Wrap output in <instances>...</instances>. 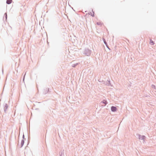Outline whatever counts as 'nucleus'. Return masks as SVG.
<instances>
[{
	"label": "nucleus",
	"instance_id": "obj_6",
	"mask_svg": "<svg viewBox=\"0 0 156 156\" xmlns=\"http://www.w3.org/2000/svg\"><path fill=\"white\" fill-rule=\"evenodd\" d=\"M24 144V140L22 139L21 140V143L20 144V148H21L23 146Z\"/></svg>",
	"mask_w": 156,
	"mask_h": 156
},
{
	"label": "nucleus",
	"instance_id": "obj_12",
	"mask_svg": "<svg viewBox=\"0 0 156 156\" xmlns=\"http://www.w3.org/2000/svg\"><path fill=\"white\" fill-rule=\"evenodd\" d=\"M78 64V63H76V64H73L72 65V67H75Z\"/></svg>",
	"mask_w": 156,
	"mask_h": 156
},
{
	"label": "nucleus",
	"instance_id": "obj_8",
	"mask_svg": "<svg viewBox=\"0 0 156 156\" xmlns=\"http://www.w3.org/2000/svg\"><path fill=\"white\" fill-rule=\"evenodd\" d=\"M12 0H7L6 3L8 4H9L12 2Z\"/></svg>",
	"mask_w": 156,
	"mask_h": 156
},
{
	"label": "nucleus",
	"instance_id": "obj_18",
	"mask_svg": "<svg viewBox=\"0 0 156 156\" xmlns=\"http://www.w3.org/2000/svg\"><path fill=\"white\" fill-rule=\"evenodd\" d=\"M94 12H93V15H92V14L91 15L93 17H94Z\"/></svg>",
	"mask_w": 156,
	"mask_h": 156
},
{
	"label": "nucleus",
	"instance_id": "obj_10",
	"mask_svg": "<svg viewBox=\"0 0 156 156\" xmlns=\"http://www.w3.org/2000/svg\"><path fill=\"white\" fill-rule=\"evenodd\" d=\"M101 103H103L105 105H106L107 104V101L106 100H104L103 101L101 102Z\"/></svg>",
	"mask_w": 156,
	"mask_h": 156
},
{
	"label": "nucleus",
	"instance_id": "obj_2",
	"mask_svg": "<svg viewBox=\"0 0 156 156\" xmlns=\"http://www.w3.org/2000/svg\"><path fill=\"white\" fill-rule=\"evenodd\" d=\"M137 135L138 136V138L139 140H143V142H144L145 140H144L146 138V137L144 135H141L139 134H137Z\"/></svg>",
	"mask_w": 156,
	"mask_h": 156
},
{
	"label": "nucleus",
	"instance_id": "obj_17",
	"mask_svg": "<svg viewBox=\"0 0 156 156\" xmlns=\"http://www.w3.org/2000/svg\"><path fill=\"white\" fill-rule=\"evenodd\" d=\"M22 137H23V139L24 140V135H23Z\"/></svg>",
	"mask_w": 156,
	"mask_h": 156
},
{
	"label": "nucleus",
	"instance_id": "obj_1",
	"mask_svg": "<svg viewBox=\"0 0 156 156\" xmlns=\"http://www.w3.org/2000/svg\"><path fill=\"white\" fill-rule=\"evenodd\" d=\"M91 53V51L88 48H86L84 50L83 54L85 56H89Z\"/></svg>",
	"mask_w": 156,
	"mask_h": 156
},
{
	"label": "nucleus",
	"instance_id": "obj_14",
	"mask_svg": "<svg viewBox=\"0 0 156 156\" xmlns=\"http://www.w3.org/2000/svg\"><path fill=\"white\" fill-rule=\"evenodd\" d=\"M4 15L5 16V20H6L7 19V14L6 13H5L4 14Z\"/></svg>",
	"mask_w": 156,
	"mask_h": 156
},
{
	"label": "nucleus",
	"instance_id": "obj_15",
	"mask_svg": "<svg viewBox=\"0 0 156 156\" xmlns=\"http://www.w3.org/2000/svg\"><path fill=\"white\" fill-rule=\"evenodd\" d=\"M151 87L152 88H154L155 89V85H152Z\"/></svg>",
	"mask_w": 156,
	"mask_h": 156
},
{
	"label": "nucleus",
	"instance_id": "obj_3",
	"mask_svg": "<svg viewBox=\"0 0 156 156\" xmlns=\"http://www.w3.org/2000/svg\"><path fill=\"white\" fill-rule=\"evenodd\" d=\"M111 110L113 112H115L117 110V108L115 107L112 106L111 108Z\"/></svg>",
	"mask_w": 156,
	"mask_h": 156
},
{
	"label": "nucleus",
	"instance_id": "obj_5",
	"mask_svg": "<svg viewBox=\"0 0 156 156\" xmlns=\"http://www.w3.org/2000/svg\"><path fill=\"white\" fill-rule=\"evenodd\" d=\"M8 108V105L7 104H5L4 107V110L5 112L6 111L7 108Z\"/></svg>",
	"mask_w": 156,
	"mask_h": 156
},
{
	"label": "nucleus",
	"instance_id": "obj_7",
	"mask_svg": "<svg viewBox=\"0 0 156 156\" xmlns=\"http://www.w3.org/2000/svg\"><path fill=\"white\" fill-rule=\"evenodd\" d=\"M102 40L104 41V44H105V45L108 48H108V47L107 46V43L105 39V38H102Z\"/></svg>",
	"mask_w": 156,
	"mask_h": 156
},
{
	"label": "nucleus",
	"instance_id": "obj_4",
	"mask_svg": "<svg viewBox=\"0 0 156 156\" xmlns=\"http://www.w3.org/2000/svg\"><path fill=\"white\" fill-rule=\"evenodd\" d=\"M105 84L108 86H112L111 85L110 81L108 80H107V81L106 82V83H105Z\"/></svg>",
	"mask_w": 156,
	"mask_h": 156
},
{
	"label": "nucleus",
	"instance_id": "obj_16",
	"mask_svg": "<svg viewBox=\"0 0 156 156\" xmlns=\"http://www.w3.org/2000/svg\"><path fill=\"white\" fill-rule=\"evenodd\" d=\"M26 73H25V74L24 76H23V81H24V79H25V75H26Z\"/></svg>",
	"mask_w": 156,
	"mask_h": 156
},
{
	"label": "nucleus",
	"instance_id": "obj_9",
	"mask_svg": "<svg viewBox=\"0 0 156 156\" xmlns=\"http://www.w3.org/2000/svg\"><path fill=\"white\" fill-rule=\"evenodd\" d=\"M59 154L60 156H64V150L63 151L60 152Z\"/></svg>",
	"mask_w": 156,
	"mask_h": 156
},
{
	"label": "nucleus",
	"instance_id": "obj_11",
	"mask_svg": "<svg viewBox=\"0 0 156 156\" xmlns=\"http://www.w3.org/2000/svg\"><path fill=\"white\" fill-rule=\"evenodd\" d=\"M150 44L151 45H153L154 44V43L151 40H150Z\"/></svg>",
	"mask_w": 156,
	"mask_h": 156
},
{
	"label": "nucleus",
	"instance_id": "obj_13",
	"mask_svg": "<svg viewBox=\"0 0 156 156\" xmlns=\"http://www.w3.org/2000/svg\"><path fill=\"white\" fill-rule=\"evenodd\" d=\"M102 23L100 22H98L97 23V24L98 25H100L101 26L102 25Z\"/></svg>",
	"mask_w": 156,
	"mask_h": 156
}]
</instances>
